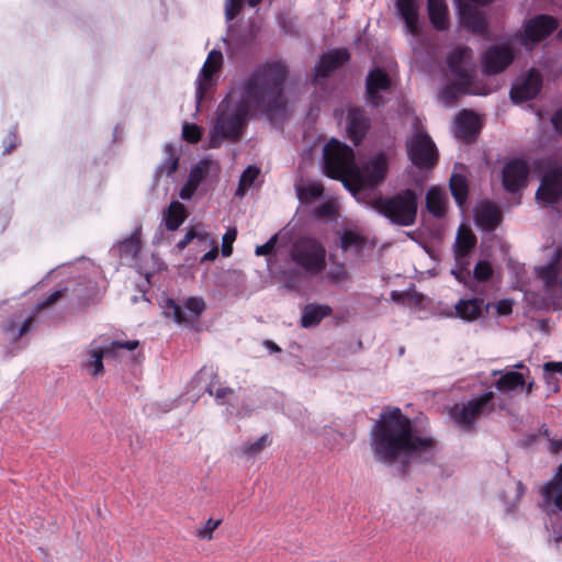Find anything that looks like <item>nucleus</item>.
<instances>
[{"mask_svg":"<svg viewBox=\"0 0 562 562\" xmlns=\"http://www.w3.org/2000/svg\"><path fill=\"white\" fill-rule=\"evenodd\" d=\"M261 0H248L250 7H256Z\"/></svg>","mask_w":562,"mask_h":562,"instance_id":"62","label":"nucleus"},{"mask_svg":"<svg viewBox=\"0 0 562 562\" xmlns=\"http://www.w3.org/2000/svg\"><path fill=\"white\" fill-rule=\"evenodd\" d=\"M237 232L235 228L228 229L222 240V254L225 257H228L232 255L233 251V243L236 238Z\"/></svg>","mask_w":562,"mask_h":562,"instance_id":"44","label":"nucleus"},{"mask_svg":"<svg viewBox=\"0 0 562 562\" xmlns=\"http://www.w3.org/2000/svg\"><path fill=\"white\" fill-rule=\"evenodd\" d=\"M285 66L273 63L257 69L240 87L233 89L217 108L211 146L217 147L226 138L237 139L250 115L273 114L282 110L285 106Z\"/></svg>","mask_w":562,"mask_h":562,"instance_id":"1","label":"nucleus"},{"mask_svg":"<svg viewBox=\"0 0 562 562\" xmlns=\"http://www.w3.org/2000/svg\"><path fill=\"white\" fill-rule=\"evenodd\" d=\"M450 189L456 202L461 206L468 196L467 180L461 175H453L450 179Z\"/></svg>","mask_w":562,"mask_h":562,"instance_id":"35","label":"nucleus"},{"mask_svg":"<svg viewBox=\"0 0 562 562\" xmlns=\"http://www.w3.org/2000/svg\"><path fill=\"white\" fill-rule=\"evenodd\" d=\"M205 235L198 232L196 228H191L190 231L187 232V234L184 235L183 239H181L178 244H177V247L179 250H183L187 245L194 238H203Z\"/></svg>","mask_w":562,"mask_h":562,"instance_id":"49","label":"nucleus"},{"mask_svg":"<svg viewBox=\"0 0 562 562\" xmlns=\"http://www.w3.org/2000/svg\"><path fill=\"white\" fill-rule=\"evenodd\" d=\"M178 168V158L171 154L166 161L157 169V175L166 173L167 176L172 175Z\"/></svg>","mask_w":562,"mask_h":562,"instance_id":"45","label":"nucleus"},{"mask_svg":"<svg viewBox=\"0 0 562 562\" xmlns=\"http://www.w3.org/2000/svg\"><path fill=\"white\" fill-rule=\"evenodd\" d=\"M533 385H535L533 380H530V381H527V380H526V382H525V385H524V386H525V389H526V393H527V394H530V393L532 392V390H533Z\"/></svg>","mask_w":562,"mask_h":562,"instance_id":"61","label":"nucleus"},{"mask_svg":"<svg viewBox=\"0 0 562 562\" xmlns=\"http://www.w3.org/2000/svg\"><path fill=\"white\" fill-rule=\"evenodd\" d=\"M244 0H226L225 15L227 20H233L240 11Z\"/></svg>","mask_w":562,"mask_h":562,"instance_id":"46","label":"nucleus"},{"mask_svg":"<svg viewBox=\"0 0 562 562\" xmlns=\"http://www.w3.org/2000/svg\"><path fill=\"white\" fill-rule=\"evenodd\" d=\"M390 87V77L379 68L370 71L367 77V94L374 105L383 102L380 93L389 91Z\"/></svg>","mask_w":562,"mask_h":562,"instance_id":"17","label":"nucleus"},{"mask_svg":"<svg viewBox=\"0 0 562 562\" xmlns=\"http://www.w3.org/2000/svg\"><path fill=\"white\" fill-rule=\"evenodd\" d=\"M475 236L470 228L460 226L456 239V259L461 261L475 245Z\"/></svg>","mask_w":562,"mask_h":562,"instance_id":"31","label":"nucleus"},{"mask_svg":"<svg viewBox=\"0 0 562 562\" xmlns=\"http://www.w3.org/2000/svg\"><path fill=\"white\" fill-rule=\"evenodd\" d=\"M222 524V519L210 518L202 527L198 528L195 535L202 540L213 539L214 530Z\"/></svg>","mask_w":562,"mask_h":562,"instance_id":"39","label":"nucleus"},{"mask_svg":"<svg viewBox=\"0 0 562 562\" xmlns=\"http://www.w3.org/2000/svg\"><path fill=\"white\" fill-rule=\"evenodd\" d=\"M428 15L437 30H446L449 25L448 5L446 0H428Z\"/></svg>","mask_w":562,"mask_h":562,"instance_id":"28","label":"nucleus"},{"mask_svg":"<svg viewBox=\"0 0 562 562\" xmlns=\"http://www.w3.org/2000/svg\"><path fill=\"white\" fill-rule=\"evenodd\" d=\"M217 172L218 165L213 160L204 159L192 167L188 180L199 187L205 176Z\"/></svg>","mask_w":562,"mask_h":562,"instance_id":"34","label":"nucleus"},{"mask_svg":"<svg viewBox=\"0 0 562 562\" xmlns=\"http://www.w3.org/2000/svg\"><path fill=\"white\" fill-rule=\"evenodd\" d=\"M406 149L412 162L419 167H430L437 160V148L427 132L419 125H415L407 137Z\"/></svg>","mask_w":562,"mask_h":562,"instance_id":"8","label":"nucleus"},{"mask_svg":"<svg viewBox=\"0 0 562 562\" xmlns=\"http://www.w3.org/2000/svg\"><path fill=\"white\" fill-rule=\"evenodd\" d=\"M447 65L453 81L440 93V98L446 104L452 103L461 93L481 94L473 86L475 63L470 48L456 47L449 54Z\"/></svg>","mask_w":562,"mask_h":562,"instance_id":"4","label":"nucleus"},{"mask_svg":"<svg viewBox=\"0 0 562 562\" xmlns=\"http://www.w3.org/2000/svg\"><path fill=\"white\" fill-rule=\"evenodd\" d=\"M209 393L214 395L220 404H232L236 400L235 391L231 387H217L215 392L210 387Z\"/></svg>","mask_w":562,"mask_h":562,"instance_id":"40","label":"nucleus"},{"mask_svg":"<svg viewBox=\"0 0 562 562\" xmlns=\"http://www.w3.org/2000/svg\"><path fill=\"white\" fill-rule=\"evenodd\" d=\"M493 397L494 393L490 391L467 402L456 403L449 409V417L461 430L472 431L479 418L493 412Z\"/></svg>","mask_w":562,"mask_h":562,"instance_id":"7","label":"nucleus"},{"mask_svg":"<svg viewBox=\"0 0 562 562\" xmlns=\"http://www.w3.org/2000/svg\"><path fill=\"white\" fill-rule=\"evenodd\" d=\"M269 445L270 440L268 435H263L256 441L245 443L241 448V453L247 458H254Z\"/></svg>","mask_w":562,"mask_h":562,"instance_id":"36","label":"nucleus"},{"mask_svg":"<svg viewBox=\"0 0 562 562\" xmlns=\"http://www.w3.org/2000/svg\"><path fill=\"white\" fill-rule=\"evenodd\" d=\"M539 274L544 280V282L550 285L554 283L558 279V269L555 265H550L548 267L539 269Z\"/></svg>","mask_w":562,"mask_h":562,"instance_id":"47","label":"nucleus"},{"mask_svg":"<svg viewBox=\"0 0 562 562\" xmlns=\"http://www.w3.org/2000/svg\"><path fill=\"white\" fill-rule=\"evenodd\" d=\"M339 240L340 248L344 251L353 250L357 255H361L367 247H374V243H370L359 232L351 229L341 232Z\"/></svg>","mask_w":562,"mask_h":562,"instance_id":"22","label":"nucleus"},{"mask_svg":"<svg viewBox=\"0 0 562 562\" xmlns=\"http://www.w3.org/2000/svg\"><path fill=\"white\" fill-rule=\"evenodd\" d=\"M324 165L327 176L341 179L355 195L364 188L380 184L387 171L383 155H376L362 167H358L355 164L353 150L336 139H331L324 147Z\"/></svg>","mask_w":562,"mask_h":562,"instance_id":"3","label":"nucleus"},{"mask_svg":"<svg viewBox=\"0 0 562 562\" xmlns=\"http://www.w3.org/2000/svg\"><path fill=\"white\" fill-rule=\"evenodd\" d=\"M514 60V52L508 45H494L487 48L482 56L485 74H498L506 69Z\"/></svg>","mask_w":562,"mask_h":562,"instance_id":"11","label":"nucleus"},{"mask_svg":"<svg viewBox=\"0 0 562 562\" xmlns=\"http://www.w3.org/2000/svg\"><path fill=\"white\" fill-rule=\"evenodd\" d=\"M499 373L501 376L496 380L495 387L503 393H509L525 385L529 370L527 369L526 373L512 370Z\"/></svg>","mask_w":562,"mask_h":562,"instance_id":"24","label":"nucleus"},{"mask_svg":"<svg viewBox=\"0 0 562 562\" xmlns=\"http://www.w3.org/2000/svg\"><path fill=\"white\" fill-rule=\"evenodd\" d=\"M369 128V119L359 109H350L347 114V132L349 138L358 144Z\"/></svg>","mask_w":562,"mask_h":562,"instance_id":"19","label":"nucleus"},{"mask_svg":"<svg viewBox=\"0 0 562 562\" xmlns=\"http://www.w3.org/2000/svg\"><path fill=\"white\" fill-rule=\"evenodd\" d=\"M293 263L308 276H319L325 271L327 251L325 246L312 237L295 240L290 251Z\"/></svg>","mask_w":562,"mask_h":562,"instance_id":"6","label":"nucleus"},{"mask_svg":"<svg viewBox=\"0 0 562 562\" xmlns=\"http://www.w3.org/2000/svg\"><path fill=\"white\" fill-rule=\"evenodd\" d=\"M223 55L220 50L212 49L196 79V100L200 102L203 94L215 83L214 76L221 70Z\"/></svg>","mask_w":562,"mask_h":562,"instance_id":"12","label":"nucleus"},{"mask_svg":"<svg viewBox=\"0 0 562 562\" xmlns=\"http://www.w3.org/2000/svg\"><path fill=\"white\" fill-rule=\"evenodd\" d=\"M544 372L548 374L547 381L550 383L552 376L551 373L559 372L562 373V362H547L543 366Z\"/></svg>","mask_w":562,"mask_h":562,"instance_id":"55","label":"nucleus"},{"mask_svg":"<svg viewBox=\"0 0 562 562\" xmlns=\"http://www.w3.org/2000/svg\"><path fill=\"white\" fill-rule=\"evenodd\" d=\"M515 369H525V366L524 363L519 362L517 364L514 366Z\"/></svg>","mask_w":562,"mask_h":562,"instance_id":"64","label":"nucleus"},{"mask_svg":"<svg viewBox=\"0 0 562 562\" xmlns=\"http://www.w3.org/2000/svg\"><path fill=\"white\" fill-rule=\"evenodd\" d=\"M529 167L521 159H513L508 161L503 169V186L509 192L519 191L526 186Z\"/></svg>","mask_w":562,"mask_h":562,"instance_id":"15","label":"nucleus"},{"mask_svg":"<svg viewBox=\"0 0 562 562\" xmlns=\"http://www.w3.org/2000/svg\"><path fill=\"white\" fill-rule=\"evenodd\" d=\"M558 27V22L550 15L540 14L530 19L518 34L519 42L527 48L543 40Z\"/></svg>","mask_w":562,"mask_h":562,"instance_id":"10","label":"nucleus"},{"mask_svg":"<svg viewBox=\"0 0 562 562\" xmlns=\"http://www.w3.org/2000/svg\"><path fill=\"white\" fill-rule=\"evenodd\" d=\"M487 306L480 299L461 300L456 304V314L463 321L472 322L479 318Z\"/></svg>","mask_w":562,"mask_h":562,"instance_id":"23","label":"nucleus"},{"mask_svg":"<svg viewBox=\"0 0 562 562\" xmlns=\"http://www.w3.org/2000/svg\"><path fill=\"white\" fill-rule=\"evenodd\" d=\"M447 195L438 188H430L426 195V206L429 213L440 217L446 213Z\"/></svg>","mask_w":562,"mask_h":562,"instance_id":"32","label":"nucleus"},{"mask_svg":"<svg viewBox=\"0 0 562 562\" xmlns=\"http://www.w3.org/2000/svg\"><path fill=\"white\" fill-rule=\"evenodd\" d=\"M369 205L393 225L408 227L417 218L418 195L406 189L391 196L373 198Z\"/></svg>","mask_w":562,"mask_h":562,"instance_id":"5","label":"nucleus"},{"mask_svg":"<svg viewBox=\"0 0 562 562\" xmlns=\"http://www.w3.org/2000/svg\"><path fill=\"white\" fill-rule=\"evenodd\" d=\"M184 139L195 143L201 137V131L195 125L184 124L182 128Z\"/></svg>","mask_w":562,"mask_h":562,"instance_id":"48","label":"nucleus"},{"mask_svg":"<svg viewBox=\"0 0 562 562\" xmlns=\"http://www.w3.org/2000/svg\"><path fill=\"white\" fill-rule=\"evenodd\" d=\"M323 186L318 182H310L300 190V196L303 199H314L323 194Z\"/></svg>","mask_w":562,"mask_h":562,"instance_id":"41","label":"nucleus"},{"mask_svg":"<svg viewBox=\"0 0 562 562\" xmlns=\"http://www.w3.org/2000/svg\"><path fill=\"white\" fill-rule=\"evenodd\" d=\"M396 9L407 31L415 35L419 31V0H396Z\"/></svg>","mask_w":562,"mask_h":562,"instance_id":"18","label":"nucleus"},{"mask_svg":"<svg viewBox=\"0 0 562 562\" xmlns=\"http://www.w3.org/2000/svg\"><path fill=\"white\" fill-rule=\"evenodd\" d=\"M186 218L187 209L179 201H172L164 216L166 227L169 231H176Z\"/></svg>","mask_w":562,"mask_h":562,"instance_id":"33","label":"nucleus"},{"mask_svg":"<svg viewBox=\"0 0 562 562\" xmlns=\"http://www.w3.org/2000/svg\"><path fill=\"white\" fill-rule=\"evenodd\" d=\"M205 308V303L200 297H189L184 307L176 304L173 301H168L166 306V315L172 317L178 324H189L198 318Z\"/></svg>","mask_w":562,"mask_h":562,"instance_id":"14","label":"nucleus"},{"mask_svg":"<svg viewBox=\"0 0 562 562\" xmlns=\"http://www.w3.org/2000/svg\"><path fill=\"white\" fill-rule=\"evenodd\" d=\"M32 325V318H27L23 324L22 326L20 327L18 334L15 335L14 334V329L13 327H10L8 330H10L12 333V337L13 338H16V337H21L23 334H25L26 331L30 330V327Z\"/></svg>","mask_w":562,"mask_h":562,"instance_id":"56","label":"nucleus"},{"mask_svg":"<svg viewBox=\"0 0 562 562\" xmlns=\"http://www.w3.org/2000/svg\"><path fill=\"white\" fill-rule=\"evenodd\" d=\"M196 189H198V186H195L192 182H190L189 180H187L184 186L181 188L179 195L182 200H189L194 194Z\"/></svg>","mask_w":562,"mask_h":562,"instance_id":"53","label":"nucleus"},{"mask_svg":"<svg viewBox=\"0 0 562 562\" xmlns=\"http://www.w3.org/2000/svg\"><path fill=\"white\" fill-rule=\"evenodd\" d=\"M542 495L547 502H553L555 506L562 510V464L558 468V472L552 482L542 490ZM555 542L562 541V533L555 537Z\"/></svg>","mask_w":562,"mask_h":562,"instance_id":"26","label":"nucleus"},{"mask_svg":"<svg viewBox=\"0 0 562 562\" xmlns=\"http://www.w3.org/2000/svg\"><path fill=\"white\" fill-rule=\"evenodd\" d=\"M277 243V235L272 236L266 244L256 247L257 256H266L272 252Z\"/></svg>","mask_w":562,"mask_h":562,"instance_id":"50","label":"nucleus"},{"mask_svg":"<svg viewBox=\"0 0 562 562\" xmlns=\"http://www.w3.org/2000/svg\"><path fill=\"white\" fill-rule=\"evenodd\" d=\"M538 203L552 205L562 199V167L550 166L542 175L541 183L536 192Z\"/></svg>","mask_w":562,"mask_h":562,"instance_id":"9","label":"nucleus"},{"mask_svg":"<svg viewBox=\"0 0 562 562\" xmlns=\"http://www.w3.org/2000/svg\"><path fill=\"white\" fill-rule=\"evenodd\" d=\"M349 59V54L346 49H336L329 52L321 57L319 64L315 68L317 77H325L331 71L342 66Z\"/></svg>","mask_w":562,"mask_h":562,"instance_id":"21","label":"nucleus"},{"mask_svg":"<svg viewBox=\"0 0 562 562\" xmlns=\"http://www.w3.org/2000/svg\"><path fill=\"white\" fill-rule=\"evenodd\" d=\"M138 340H128L125 342L113 341L105 348H93L89 351V358L85 362V368L94 376L103 373V357L115 356V351L119 348H125L127 350H134L138 347Z\"/></svg>","mask_w":562,"mask_h":562,"instance_id":"13","label":"nucleus"},{"mask_svg":"<svg viewBox=\"0 0 562 562\" xmlns=\"http://www.w3.org/2000/svg\"><path fill=\"white\" fill-rule=\"evenodd\" d=\"M217 254L218 250L216 247H214L202 257L201 261H212L217 257Z\"/></svg>","mask_w":562,"mask_h":562,"instance_id":"59","label":"nucleus"},{"mask_svg":"<svg viewBox=\"0 0 562 562\" xmlns=\"http://www.w3.org/2000/svg\"><path fill=\"white\" fill-rule=\"evenodd\" d=\"M475 220L484 229L492 231L501 221V212L495 205L484 203L477 206Z\"/></svg>","mask_w":562,"mask_h":562,"instance_id":"27","label":"nucleus"},{"mask_svg":"<svg viewBox=\"0 0 562 562\" xmlns=\"http://www.w3.org/2000/svg\"><path fill=\"white\" fill-rule=\"evenodd\" d=\"M259 175V169L257 167L250 166L248 167L241 175L239 179V184L236 194L243 196L246 191L252 186L254 181L257 179Z\"/></svg>","mask_w":562,"mask_h":562,"instance_id":"37","label":"nucleus"},{"mask_svg":"<svg viewBox=\"0 0 562 562\" xmlns=\"http://www.w3.org/2000/svg\"><path fill=\"white\" fill-rule=\"evenodd\" d=\"M542 78L536 70L517 78L510 90V97L515 102H522L535 98L540 91Z\"/></svg>","mask_w":562,"mask_h":562,"instance_id":"16","label":"nucleus"},{"mask_svg":"<svg viewBox=\"0 0 562 562\" xmlns=\"http://www.w3.org/2000/svg\"><path fill=\"white\" fill-rule=\"evenodd\" d=\"M493 269L487 261H479L474 267V277L479 281H486L491 278Z\"/></svg>","mask_w":562,"mask_h":562,"instance_id":"43","label":"nucleus"},{"mask_svg":"<svg viewBox=\"0 0 562 562\" xmlns=\"http://www.w3.org/2000/svg\"><path fill=\"white\" fill-rule=\"evenodd\" d=\"M562 449V439H550V450L552 452H558Z\"/></svg>","mask_w":562,"mask_h":562,"instance_id":"60","label":"nucleus"},{"mask_svg":"<svg viewBox=\"0 0 562 562\" xmlns=\"http://www.w3.org/2000/svg\"><path fill=\"white\" fill-rule=\"evenodd\" d=\"M552 123L555 130L562 133V109L554 114V116L552 117Z\"/></svg>","mask_w":562,"mask_h":562,"instance_id":"57","label":"nucleus"},{"mask_svg":"<svg viewBox=\"0 0 562 562\" xmlns=\"http://www.w3.org/2000/svg\"><path fill=\"white\" fill-rule=\"evenodd\" d=\"M337 210V203L334 200H329L315 210V214L319 218L334 217Z\"/></svg>","mask_w":562,"mask_h":562,"instance_id":"42","label":"nucleus"},{"mask_svg":"<svg viewBox=\"0 0 562 562\" xmlns=\"http://www.w3.org/2000/svg\"><path fill=\"white\" fill-rule=\"evenodd\" d=\"M370 446L374 458L384 463L429 459L436 441L418 432L412 420L397 407H384L370 430Z\"/></svg>","mask_w":562,"mask_h":562,"instance_id":"2","label":"nucleus"},{"mask_svg":"<svg viewBox=\"0 0 562 562\" xmlns=\"http://www.w3.org/2000/svg\"><path fill=\"white\" fill-rule=\"evenodd\" d=\"M331 313V308L328 305H306L303 310L301 318V325L304 328L316 326L321 321Z\"/></svg>","mask_w":562,"mask_h":562,"instance_id":"30","label":"nucleus"},{"mask_svg":"<svg viewBox=\"0 0 562 562\" xmlns=\"http://www.w3.org/2000/svg\"><path fill=\"white\" fill-rule=\"evenodd\" d=\"M64 292L65 290H57L53 292L44 302L38 304L37 308L43 310L55 304L58 300H60L64 296Z\"/></svg>","mask_w":562,"mask_h":562,"instance_id":"51","label":"nucleus"},{"mask_svg":"<svg viewBox=\"0 0 562 562\" xmlns=\"http://www.w3.org/2000/svg\"><path fill=\"white\" fill-rule=\"evenodd\" d=\"M269 345L271 346V349H272L273 351H279V350H280V348H279L277 345H274V344H272V342H269Z\"/></svg>","mask_w":562,"mask_h":562,"instance_id":"63","label":"nucleus"},{"mask_svg":"<svg viewBox=\"0 0 562 562\" xmlns=\"http://www.w3.org/2000/svg\"><path fill=\"white\" fill-rule=\"evenodd\" d=\"M495 310L498 315H508L513 310V301L504 299L495 304Z\"/></svg>","mask_w":562,"mask_h":562,"instance_id":"52","label":"nucleus"},{"mask_svg":"<svg viewBox=\"0 0 562 562\" xmlns=\"http://www.w3.org/2000/svg\"><path fill=\"white\" fill-rule=\"evenodd\" d=\"M460 21L465 27L475 33H482L485 30L486 23L482 13L470 4L460 5Z\"/></svg>","mask_w":562,"mask_h":562,"instance_id":"25","label":"nucleus"},{"mask_svg":"<svg viewBox=\"0 0 562 562\" xmlns=\"http://www.w3.org/2000/svg\"><path fill=\"white\" fill-rule=\"evenodd\" d=\"M323 279L331 284H339L350 279L349 271L342 261L335 256H329V266L325 268Z\"/></svg>","mask_w":562,"mask_h":562,"instance_id":"29","label":"nucleus"},{"mask_svg":"<svg viewBox=\"0 0 562 562\" xmlns=\"http://www.w3.org/2000/svg\"><path fill=\"white\" fill-rule=\"evenodd\" d=\"M196 189H198V186H195L192 182H190L189 180H187L184 186L181 188L179 195L182 200H189L194 194Z\"/></svg>","mask_w":562,"mask_h":562,"instance_id":"54","label":"nucleus"},{"mask_svg":"<svg viewBox=\"0 0 562 562\" xmlns=\"http://www.w3.org/2000/svg\"><path fill=\"white\" fill-rule=\"evenodd\" d=\"M508 487H509L513 492H515V494H516L515 499L512 502V503H514V502H515V501H517V499L520 497V495L522 494V487H521V484H520L519 482H513L512 484H509V485H508Z\"/></svg>","mask_w":562,"mask_h":562,"instance_id":"58","label":"nucleus"},{"mask_svg":"<svg viewBox=\"0 0 562 562\" xmlns=\"http://www.w3.org/2000/svg\"><path fill=\"white\" fill-rule=\"evenodd\" d=\"M139 248H140V240H139V237L137 236V233H135L134 235H132L130 238L125 239L121 244L120 251H121V255H123V256H126L130 258H135Z\"/></svg>","mask_w":562,"mask_h":562,"instance_id":"38","label":"nucleus"},{"mask_svg":"<svg viewBox=\"0 0 562 562\" xmlns=\"http://www.w3.org/2000/svg\"><path fill=\"white\" fill-rule=\"evenodd\" d=\"M480 130V120L471 111H462L456 119V135L462 139L472 138Z\"/></svg>","mask_w":562,"mask_h":562,"instance_id":"20","label":"nucleus"}]
</instances>
